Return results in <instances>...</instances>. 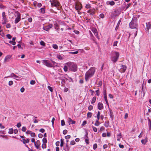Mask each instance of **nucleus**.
I'll list each match as a JSON object with an SVG mask.
<instances>
[{"instance_id": "nucleus-5", "label": "nucleus", "mask_w": 151, "mask_h": 151, "mask_svg": "<svg viewBox=\"0 0 151 151\" xmlns=\"http://www.w3.org/2000/svg\"><path fill=\"white\" fill-rule=\"evenodd\" d=\"M42 62L47 67L51 68L52 67V65L47 60H42Z\"/></svg>"}, {"instance_id": "nucleus-63", "label": "nucleus", "mask_w": 151, "mask_h": 151, "mask_svg": "<svg viewBox=\"0 0 151 151\" xmlns=\"http://www.w3.org/2000/svg\"><path fill=\"white\" fill-rule=\"evenodd\" d=\"M21 126V124L20 122L18 123L17 124L16 126L18 128H19Z\"/></svg>"}, {"instance_id": "nucleus-3", "label": "nucleus", "mask_w": 151, "mask_h": 151, "mask_svg": "<svg viewBox=\"0 0 151 151\" xmlns=\"http://www.w3.org/2000/svg\"><path fill=\"white\" fill-rule=\"evenodd\" d=\"M51 4L52 6H55L56 7H58L60 5V4L58 1L57 0H50Z\"/></svg>"}, {"instance_id": "nucleus-10", "label": "nucleus", "mask_w": 151, "mask_h": 151, "mask_svg": "<svg viewBox=\"0 0 151 151\" xmlns=\"http://www.w3.org/2000/svg\"><path fill=\"white\" fill-rule=\"evenodd\" d=\"M137 25L133 21H132L129 23V27L131 29L136 28Z\"/></svg>"}, {"instance_id": "nucleus-36", "label": "nucleus", "mask_w": 151, "mask_h": 151, "mask_svg": "<svg viewBox=\"0 0 151 151\" xmlns=\"http://www.w3.org/2000/svg\"><path fill=\"white\" fill-rule=\"evenodd\" d=\"M110 115L112 119L113 117V114L112 112V111L111 110H110Z\"/></svg>"}, {"instance_id": "nucleus-35", "label": "nucleus", "mask_w": 151, "mask_h": 151, "mask_svg": "<svg viewBox=\"0 0 151 151\" xmlns=\"http://www.w3.org/2000/svg\"><path fill=\"white\" fill-rule=\"evenodd\" d=\"M47 146L46 143H43L42 145V147L43 149L46 148Z\"/></svg>"}, {"instance_id": "nucleus-48", "label": "nucleus", "mask_w": 151, "mask_h": 151, "mask_svg": "<svg viewBox=\"0 0 151 151\" xmlns=\"http://www.w3.org/2000/svg\"><path fill=\"white\" fill-rule=\"evenodd\" d=\"M85 142L87 144H89V139L88 138H85Z\"/></svg>"}, {"instance_id": "nucleus-53", "label": "nucleus", "mask_w": 151, "mask_h": 151, "mask_svg": "<svg viewBox=\"0 0 151 151\" xmlns=\"http://www.w3.org/2000/svg\"><path fill=\"white\" fill-rule=\"evenodd\" d=\"M92 128H93V131L94 132H97V129L96 127H95L94 126H92Z\"/></svg>"}, {"instance_id": "nucleus-61", "label": "nucleus", "mask_w": 151, "mask_h": 151, "mask_svg": "<svg viewBox=\"0 0 151 151\" xmlns=\"http://www.w3.org/2000/svg\"><path fill=\"white\" fill-rule=\"evenodd\" d=\"M99 17L100 18L103 19L104 17V15L103 14H100Z\"/></svg>"}, {"instance_id": "nucleus-50", "label": "nucleus", "mask_w": 151, "mask_h": 151, "mask_svg": "<svg viewBox=\"0 0 151 151\" xmlns=\"http://www.w3.org/2000/svg\"><path fill=\"white\" fill-rule=\"evenodd\" d=\"M13 84V82L12 81H10L9 82L8 84L9 86H12Z\"/></svg>"}, {"instance_id": "nucleus-44", "label": "nucleus", "mask_w": 151, "mask_h": 151, "mask_svg": "<svg viewBox=\"0 0 151 151\" xmlns=\"http://www.w3.org/2000/svg\"><path fill=\"white\" fill-rule=\"evenodd\" d=\"M63 69H64V71L65 72L67 71L68 70V68L67 66L66 65H65L64 66Z\"/></svg>"}, {"instance_id": "nucleus-20", "label": "nucleus", "mask_w": 151, "mask_h": 151, "mask_svg": "<svg viewBox=\"0 0 151 151\" xmlns=\"http://www.w3.org/2000/svg\"><path fill=\"white\" fill-rule=\"evenodd\" d=\"M148 126L149 130H151V121L149 118H148Z\"/></svg>"}, {"instance_id": "nucleus-15", "label": "nucleus", "mask_w": 151, "mask_h": 151, "mask_svg": "<svg viewBox=\"0 0 151 151\" xmlns=\"http://www.w3.org/2000/svg\"><path fill=\"white\" fill-rule=\"evenodd\" d=\"M98 107L100 110H101L104 109V106L103 104L101 102H99L98 104Z\"/></svg>"}, {"instance_id": "nucleus-60", "label": "nucleus", "mask_w": 151, "mask_h": 151, "mask_svg": "<svg viewBox=\"0 0 151 151\" xmlns=\"http://www.w3.org/2000/svg\"><path fill=\"white\" fill-rule=\"evenodd\" d=\"M91 7V6H90V5L89 4H86L85 7L86 9H89Z\"/></svg>"}, {"instance_id": "nucleus-14", "label": "nucleus", "mask_w": 151, "mask_h": 151, "mask_svg": "<svg viewBox=\"0 0 151 151\" xmlns=\"http://www.w3.org/2000/svg\"><path fill=\"white\" fill-rule=\"evenodd\" d=\"M12 57V56L11 55H8L6 56L4 60V61L5 62L9 61Z\"/></svg>"}, {"instance_id": "nucleus-64", "label": "nucleus", "mask_w": 151, "mask_h": 151, "mask_svg": "<svg viewBox=\"0 0 151 151\" xmlns=\"http://www.w3.org/2000/svg\"><path fill=\"white\" fill-rule=\"evenodd\" d=\"M39 131L40 132L42 133H43L45 131V130L44 129L42 128V129H41L39 130Z\"/></svg>"}, {"instance_id": "nucleus-25", "label": "nucleus", "mask_w": 151, "mask_h": 151, "mask_svg": "<svg viewBox=\"0 0 151 151\" xmlns=\"http://www.w3.org/2000/svg\"><path fill=\"white\" fill-rule=\"evenodd\" d=\"M40 12L42 14H44L45 13V7L41 8L40 9Z\"/></svg>"}, {"instance_id": "nucleus-6", "label": "nucleus", "mask_w": 151, "mask_h": 151, "mask_svg": "<svg viewBox=\"0 0 151 151\" xmlns=\"http://www.w3.org/2000/svg\"><path fill=\"white\" fill-rule=\"evenodd\" d=\"M12 77L14 78L17 80L19 81L20 80V77L16 75L13 73H12L10 76L5 77L4 78V79L7 78L8 77Z\"/></svg>"}, {"instance_id": "nucleus-37", "label": "nucleus", "mask_w": 151, "mask_h": 151, "mask_svg": "<svg viewBox=\"0 0 151 151\" xmlns=\"http://www.w3.org/2000/svg\"><path fill=\"white\" fill-rule=\"evenodd\" d=\"M102 84V82L101 81H100L98 83V85H99L98 87H99L101 86Z\"/></svg>"}, {"instance_id": "nucleus-56", "label": "nucleus", "mask_w": 151, "mask_h": 151, "mask_svg": "<svg viewBox=\"0 0 151 151\" xmlns=\"http://www.w3.org/2000/svg\"><path fill=\"white\" fill-rule=\"evenodd\" d=\"M61 124L62 126H63L65 125V123L64 120H61Z\"/></svg>"}, {"instance_id": "nucleus-38", "label": "nucleus", "mask_w": 151, "mask_h": 151, "mask_svg": "<svg viewBox=\"0 0 151 151\" xmlns=\"http://www.w3.org/2000/svg\"><path fill=\"white\" fill-rule=\"evenodd\" d=\"M2 21V24H6V23H7L8 22L7 19H3Z\"/></svg>"}, {"instance_id": "nucleus-29", "label": "nucleus", "mask_w": 151, "mask_h": 151, "mask_svg": "<svg viewBox=\"0 0 151 151\" xmlns=\"http://www.w3.org/2000/svg\"><path fill=\"white\" fill-rule=\"evenodd\" d=\"M104 126L105 127H108L109 126V121H107L106 122L105 124H104Z\"/></svg>"}, {"instance_id": "nucleus-39", "label": "nucleus", "mask_w": 151, "mask_h": 151, "mask_svg": "<svg viewBox=\"0 0 151 151\" xmlns=\"http://www.w3.org/2000/svg\"><path fill=\"white\" fill-rule=\"evenodd\" d=\"M63 140H64V139H60L61 143H60V145L61 147H62L63 145V143H64Z\"/></svg>"}, {"instance_id": "nucleus-32", "label": "nucleus", "mask_w": 151, "mask_h": 151, "mask_svg": "<svg viewBox=\"0 0 151 151\" xmlns=\"http://www.w3.org/2000/svg\"><path fill=\"white\" fill-rule=\"evenodd\" d=\"M43 143H46L47 142V139L46 138H43L42 139Z\"/></svg>"}, {"instance_id": "nucleus-59", "label": "nucleus", "mask_w": 151, "mask_h": 151, "mask_svg": "<svg viewBox=\"0 0 151 151\" xmlns=\"http://www.w3.org/2000/svg\"><path fill=\"white\" fill-rule=\"evenodd\" d=\"M6 27L7 28H9L11 27V25L10 24H7L6 25Z\"/></svg>"}, {"instance_id": "nucleus-19", "label": "nucleus", "mask_w": 151, "mask_h": 151, "mask_svg": "<svg viewBox=\"0 0 151 151\" xmlns=\"http://www.w3.org/2000/svg\"><path fill=\"white\" fill-rule=\"evenodd\" d=\"M106 4L108 5H110L111 6L114 5L115 4V2L114 1H107Z\"/></svg>"}, {"instance_id": "nucleus-46", "label": "nucleus", "mask_w": 151, "mask_h": 151, "mask_svg": "<svg viewBox=\"0 0 151 151\" xmlns=\"http://www.w3.org/2000/svg\"><path fill=\"white\" fill-rule=\"evenodd\" d=\"M9 43L12 44L13 45H14L16 44V42L13 41H9Z\"/></svg>"}, {"instance_id": "nucleus-54", "label": "nucleus", "mask_w": 151, "mask_h": 151, "mask_svg": "<svg viewBox=\"0 0 151 151\" xmlns=\"http://www.w3.org/2000/svg\"><path fill=\"white\" fill-rule=\"evenodd\" d=\"M6 37L9 39H10L12 37V36L10 34H7L6 35Z\"/></svg>"}, {"instance_id": "nucleus-28", "label": "nucleus", "mask_w": 151, "mask_h": 151, "mask_svg": "<svg viewBox=\"0 0 151 151\" xmlns=\"http://www.w3.org/2000/svg\"><path fill=\"white\" fill-rule=\"evenodd\" d=\"M13 133V130L12 128H10L9 129L8 133L9 134H12Z\"/></svg>"}, {"instance_id": "nucleus-18", "label": "nucleus", "mask_w": 151, "mask_h": 151, "mask_svg": "<svg viewBox=\"0 0 151 151\" xmlns=\"http://www.w3.org/2000/svg\"><path fill=\"white\" fill-rule=\"evenodd\" d=\"M147 142V138L146 137L145 139H142L141 141V142L142 144L145 145Z\"/></svg>"}, {"instance_id": "nucleus-45", "label": "nucleus", "mask_w": 151, "mask_h": 151, "mask_svg": "<svg viewBox=\"0 0 151 151\" xmlns=\"http://www.w3.org/2000/svg\"><path fill=\"white\" fill-rule=\"evenodd\" d=\"M97 147V144L96 143L94 144L93 145V149L94 150H95Z\"/></svg>"}, {"instance_id": "nucleus-26", "label": "nucleus", "mask_w": 151, "mask_h": 151, "mask_svg": "<svg viewBox=\"0 0 151 151\" xmlns=\"http://www.w3.org/2000/svg\"><path fill=\"white\" fill-rule=\"evenodd\" d=\"M96 100V97L95 96L93 97V98L92 100L91 101V104L94 103L95 102Z\"/></svg>"}, {"instance_id": "nucleus-13", "label": "nucleus", "mask_w": 151, "mask_h": 151, "mask_svg": "<svg viewBox=\"0 0 151 151\" xmlns=\"http://www.w3.org/2000/svg\"><path fill=\"white\" fill-rule=\"evenodd\" d=\"M87 13H89L90 15L93 16L95 13V10L94 9H89L87 11Z\"/></svg>"}, {"instance_id": "nucleus-43", "label": "nucleus", "mask_w": 151, "mask_h": 151, "mask_svg": "<svg viewBox=\"0 0 151 151\" xmlns=\"http://www.w3.org/2000/svg\"><path fill=\"white\" fill-rule=\"evenodd\" d=\"M96 95H97L98 96H99L100 94V91L99 89H98L96 91Z\"/></svg>"}, {"instance_id": "nucleus-27", "label": "nucleus", "mask_w": 151, "mask_h": 151, "mask_svg": "<svg viewBox=\"0 0 151 151\" xmlns=\"http://www.w3.org/2000/svg\"><path fill=\"white\" fill-rule=\"evenodd\" d=\"M22 141L23 143L25 144L26 143H28L29 142V139H23L22 140Z\"/></svg>"}, {"instance_id": "nucleus-22", "label": "nucleus", "mask_w": 151, "mask_h": 151, "mask_svg": "<svg viewBox=\"0 0 151 151\" xmlns=\"http://www.w3.org/2000/svg\"><path fill=\"white\" fill-rule=\"evenodd\" d=\"M68 121L69 122H70L71 124H74L76 123V122L75 121L73 120L70 118H68Z\"/></svg>"}, {"instance_id": "nucleus-4", "label": "nucleus", "mask_w": 151, "mask_h": 151, "mask_svg": "<svg viewBox=\"0 0 151 151\" xmlns=\"http://www.w3.org/2000/svg\"><path fill=\"white\" fill-rule=\"evenodd\" d=\"M15 13L17 14V17L15 18L14 23L16 24L17 23L21 20V14L18 11H16Z\"/></svg>"}, {"instance_id": "nucleus-52", "label": "nucleus", "mask_w": 151, "mask_h": 151, "mask_svg": "<svg viewBox=\"0 0 151 151\" xmlns=\"http://www.w3.org/2000/svg\"><path fill=\"white\" fill-rule=\"evenodd\" d=\"M47 88L51 92H52V91L53 89L52 87H51L50 86H47Z\"/></svg>"}, {"instance_id": "nucleus-42", "label": "nucleus", "mask_w": 151, "mask_h": 151, "mask_svg": "<svg viewBox=\"0 0 151 151\" xmlns=\"http://www.w3.org/2000/svg\"><path fill=\"white\" fill-rule=\"evenodd\" d=\"M57 58L59 60H61L63 59V58L60 55H57Z\"/></svg>"}, {"instance_id": "nucleus-24", "label": "nucleus", "mask_w": 151, "mask_h": 151, "mask_svg": "<svg viewBox=\"0 0 151 151\" xmlns=\"http://www.w3.org/2000/svg\"><path fill=\"white\" fill-rule=\"evenodd\" d=\"M104 98L105 100V101H106V104H107V105H109V103H108V100H107V98L106 94V93H105L104 94Z\"/></svg>"}, {"instance_id": "nucleus-58", "label": "nucleus", "mask_w": 151, "mask_h": 151, "mask_svg": "<svg viewBox=\"0 0 151 151\" xmlns=\"http://www.w3.org/2000/svg\"><path fill=\"white\" fill-rule=\"evenodd\" d=\"M117 43H118V41H116L114 42V44L113 45V46H114V47L117 46Z\"/></svg>"}, {"instance_id": "nucleus-8", "label": "nucleus", "mask_w": 151, "mask_h": 151, "mask_svg": "<svg viewBox=\"0 0 151 151\" xmlns=\"http://www.w3.org/2000/svg\"><path fill=\"white\" fill-rule=\"evenodd\" d=\"M120 13L121 12L119 11L118 9H116L112 13L111 16L112 17L118 16Z\"/></svg>"}, {"instance_id": "nucleus-62", "label": "nucleus", "mask_w": 151, "mask_h": 151, "mask_svg": "<svg viewBox=\"0 0 151 151\" xmlns=\"http://www.w3.org/2000/svg\"><path fill=\"white\" fill-rule=\"evenodd\" d=\"M30 135L32 137H34L35 136V133L32 132L31 133Z\"/></svg>"}, {"instance_id": "nucleus-57", "label": "nucleus", "mask_w": 151, "mask_h": 151, "mask_svg": "<svg viewBox=\"0 0 151 151\" xmlns=\"http://www.w3.org/2000/svg\"><path fill=\"white\" fill-rule=\"evenodd\" d=\"M6 8L5 6L3 5L2 4L0 5V9H4Z\"/></svg>"}, {"instance_id": "nucleus-11", "label": "nucleus", "mask_w": 151, "mask_h": 151, "mask_svg": "<svg viewBox=\"0 0 151 151\" xmlns=\"http://www.w3.org/2000/svg\"><path fill=\"white\" fill-rule=\"evenodd\" d=\"M120 67L121 68L119 70V71L121 73L124 72L127 69V67L124 65H121Z\"/></svg>"}, {"instance_id": "nucleus-17", "label": "nucleus", "mask_w": 151, "mask_h": 151, "mask_svg": "<svg viewBox=\"0 0 151 151\" xmlns=\"http://www.w3.org/2000/svg\"><path fill=\"white\" fill-rule=\"evenodd\" d=\"M146 29L148 31L150 28L151 27V24L150 22H147L146 23Z\"/></svg>"}, {"instance_id": "nucleus-9", "label": "nucleus", "mask_w": 151, "mask_h": 151, "mask_svg": "<svg viewBox=\"0 0 151 151\" xmlns=\"http://www.w3.org/2000/svg\"><path fill=\"white\" fill-rule=\"evenodd\" d=\"M41 145L40 142L39 140H37L35 142L34 144L35 146L37 149H40V145Z\"/></svg>"}, {"instance_id": "nucleus-12", "label": "nucleus", "mask_w": 151, "mask_h": 151, "mask_svg": "<svg viewBox=\"0 0 151 151\" xmlns=\"http://www.w3.org/2000/svg\"><path fill=\"white\" fill-rule=\"evenodd\" d=\"M92 31L94 33V35L98 39H99V37L98 36V33L97 32V31L95 28H93L92 29Z\"/></svg>"}, {"instance_id": "nucleus-40", "label": "nucleus", "mask_w": 151, "mask_h": 151, "mask_svg": "<svg viewBox=\"0 0 151 151\" xmlns=\"http://www.w3.org/2000/svg\"><path fill=\"white\" fill-rule=\"evenodd\" d=\"M100 124V123L98 121V120H96V122L94 124L95 125L97 126H99Z\"/></svg>"}, {"instance_id": "nucleus-23", "label": "nucleus", "mask_w": 151, "mask_h": 151, "mask_svg": "<svg viewBox=\"0 0 151 151\" xmlns=\"http://www.w3.org/2000/svg\"><path fill=\"white\" fill-rule=\"evenodd\" d=\"M2 19H7L6 16L5 15V13L4 12H3L2 13Z\"/></svg>"}, {"instance_id": "nucleus-2", "label": "nucleus", "mask_w": 151, "mask_h": 151, "mask_svg": "<svg viewBox=\"0 0 151 151\" xmlns=\"http://www.w3.org/2000/svg\"><path fill=\"white\" fill-rule=\"evenodd\" d=\"M113 56L111 57V61L114 63L116 62L119 58V53L118 52L115 51L113 52Z\"/></svg>"}, {"instance_id": "nucleus-41", "label": "nucleus", "mask_w": 151, "mask_h": 151, "mask_svg": "<svg viewBox=\"0 0 151 151\" xmlns=\"http://www.w3.org/2000/svg\"><path fill=\"white\" fill-rule=\"evenodd\" d=\"M43 29L46 31H48L49 30V29L47 26L44 27Z\"/></svg>"}, {"instance_id": "nucleus-30", "label": "nucleus", "mask_w": 151, "mask_h": 151, "mask_svg": "<svg viewBox=\"0 0 151 151\" xmlns=\"http://www.w3.org/2000/svg\"><path fill=\"white\" fill-rule=\"evenodd\" d=\"M92 116V113L91 112H88L87 114L88 117L90 118Z\"/></svg>"}, {"instance_id": "nucleus-16", "label": "nucleus", "mask_w": 151, "mask_h": 151, "mask_svg": "<svg viewBox=\"0 0 151 151\" xmlns=\"http://www.w3.org/2000/svg\"><path fill=\"white\" fill-rule=\"evenodd\" d=\"M82 6L81 4H78L76 5L75 6V9L77 10H80L82 9Z\"/></svg>"}, {"instance_id": "nucleus-1", "label": "nucleus", "mask_w": 151, "mask_h": 151, "mask_svg": "<svg viewBox=\"0 0 151 151\" xmlns=\"http://www.w3.org/2000/svg\"><path fill=\"white\" fill-rule=\"evenodd\" d=\"M95 72V67L91 68L86 73L85 79L86 81H87L88 79L94 75Z\"/></svg>"}, {"instance_id": "nucleus-33", "label": "nucleus", "mask_w": 151, "mask_h": 151, "mask_svg": "<svg viewBox=\"0 0 151 151\" xmlns=\"http://www.w3.org/2000/svg\"><path fill=\"white\" fill-rule=\"evenodd\" d=\"M52 47L53 48L55 49H57L58 48V45L56 44H53Z\"/></svg>"}, {"instance_id": "nucleus-47", "label": "nucleus", "mask_w": 151, "mask_h": 151, "mask_svg": "<svg viewBox=\"0 0 151 151\" xmlns=\"http://www.w3.org/2000/svg\"><path fill=\"white\" fill-rule=\"evenodd\" d=\"M78 53V51H76L74 52H70L69 53L72 54H76Z\"/></svg>"}, {"instance_id": "nucleus-34", "label": "nucleus", "mask_w": 151, "mask_h": 151, "mask_svg": "<svg viewBox=\"0 0 151 151\" xmlns=\"http://www.w3.org/2000/svg\"><path fill=\"white\" fill-rule=\"evenodd\" d=\"M54 25L55 26V29H56L57 30H58V29H59V28L58 24H57V23L55 24H54Z\"/></svg>"}, {"instance_id": "nucleus-31", "label": "nucleus", "mask_w": 151, "mask_h": 151, "mask_svg": "<svg viewBox=\"0 0 151 151\" xmlns=\"http://www.w3.org/2000/svg\"><path fill=\"white\" fill-rule=\"evenodd\" d=\"M40 44L41 45H42L44 47L45 46V43L42 40L40 42Z\"/></svg>"}, {"instance_id": "nucleus-51", "label": "nucleus", "mask_w": 151, "mask_h": 151, "mask_svg": "<svg viewBox=\"0 0 151 151\" xmlns=\"http://www.w3.org/2000/svg\"><path fill=\"white\" fill-rule=\"evenodd\" d=\"M88 109L89 110L91 111V110H92L93 109V106L92 105H90L89 106Z\"/></svg>"}, {"instance_id": "nucleus-49", "label": "nucleus", "mask_w": 151, "mask_h": 151, "mask_svg": "<svg viewBox=\"0 0 151 151\" xmlns=\"http://www.w3.org/2000/svg\"><path fill=\"white\" fill-rule=\"evenodd\" d=\"M30 83L31 85H34L35 83V81L32 80L30 81Z\"/></svg>"}, {"instance_id": "nucleus-7", "label": "nucleus", "mask_w": 151, "mask_h": 151, "mask_svg": "<svg viewBox=\"0 0 151 151\" xmlns=\"http://www.w3.org/2000/svg\"><path fill=\"white\" fill-rule=\"evenodd\" d=\"M77 65L76 64H74V63H73L71 65L70 67V70L73 72L76 71L77 70Z\"/></svg>"}, {"instance_id": "nucleus-55", "label": "nucleus", "mask_w": 151, "mask_h": 151, "mask_svg": "<svg viewBox=\"0 0 151 151\" xmlns=\"http://www.w3.org/2000/svg\"><path fill=\"white\" fill-rule=\"evenodd\" d=\"M26 130V128L25 127H22V130L23 132H25Z\"/></svg>"}, {"instance_id": "nucleus-21", "label": "nucleus", "mask_w": 151, "mask_h": 151, "mask_svg": "<svg viewBox=\"0 0 151 151\" xmlns=\"http://www.w3.org/2000/svg\"><path fill=\"white\" fill-rule=\"evenodd\" d=\"M122 136L121 133H120L119 134L117 135V140L118 141H120L121 138L122 137Z\"/></svg>"}]
</instances>
